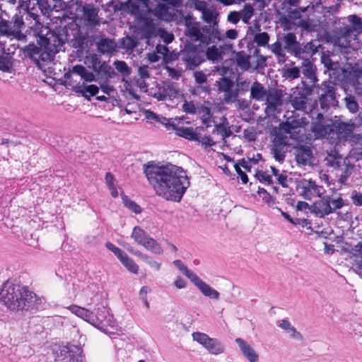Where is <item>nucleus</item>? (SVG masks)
Masks as SVG:
<instances>
[{"mask_svg":"<svg viewBox=\"0 0 362 362\" xmlns=\"http://www.w3.org/2000/svg\"><path fill=\"white\" fill-rule=\"evenodd\" d=\"M206 55L208 59L214 62L222 59V51H221L215 45L207 48Z\"/></svg>","mask_w":362,"mask_h":362,"instance_id":"nucleus-44","label":"nucleus"},{"mask_svg":"<svg viewBox=\"0 0 362 362\" xmlns=\"http://www.w3.org/2000/svg\"><path fill=\"white\" fill-rule=\"evenodd\" d=\"M182 59L186 68L190 70L194 69L204 62L200 53L195 49L185 50L182 54Z\"/></svg>","mask_w":362,"mask_h":362,"instance_id":"nucleus-14","label":"nucleus"},{"mask_svg":"<svg viewBox=\"0 0 362 362\" xmlns=\"http://www.w3.org/2000/svg\"><path fill=\"white\" fill-rule=\"evenodd\" d=\"M351 199L352 200L353 204L355 206H362V193L354 190L351 193Z\"/></svg>","mask_w":362,"mask_h":362,"instance_id":"nucleus-63","label":"nucleus"},{"mask_svg":"<svg viewBox=\"0 0 362 362\" xmlns=\"http://www.w3.org/2000/svg\"><path fill=\"white\" fill-rule=\"evenodd\" d=\"M105 246L109 250L112 252L119 260H121L122 257L126 255V253L120 248L110 242L107 243Z\"/></svg>","mask_w":362,"mask_h":362,"instance_id":"nucleus-58","label":"nucleus"},{"mask_svg":"<svg viewBox=\"0 0 362 362\" xmlns=\"http://www.w3.org/2000/svg\"><path fill=\"white\" fill-rule=\"evenodd\" d=\"M177 91L173 84H165L163 90L159 89L158 93H155V97L158 100H164L167 98L175 97L177 95Z\"/></svg>","mask_w":362,"mask_h":362,"instance_id":"nucleus-34","label":"nucleus"},{"mask_svg":"<svg viewBox=\"0 0 362 362\" xmlns=\"http://www.w3.org/2000/svg\"><path fill=\"white\" fill-rule=\"evenodd\" d=\"M205 31H209L207 27H203L200 29L197 25H192L188 28V36L194 41L199 42L204 45H209L211 39L209 36L204 33Z\"/></svg>","mask_w":362,"mask_h":362,"instance_id":"nucleus-19","label":"nucleus"},{"mask_svg":"<svg viewBox=\"0 0 362 362\" xmlns=\"http://www.w3.org/2000/svg\"><path fill=\"white\" fill-rule=\"evenodd\" d=\"M266 100L265 112L267 115H273L279 106L282 104L281 95L274 90H269L264 98Z\"/></svg>","mask_w":362,"mask_h":362,"instance_id":"nucleus-15","label":"nucleus"},{"mask_svg":"<svg viewBox=\"0 0 362 362\" xmlns=\"http://www.w3.org/2000/svg\"><path fill=\"white\" fill-rule=\"evenodd\" d=\"M151 291V289L149 287L145 286L141 287L139 291V298L145 305V307L148 309L150 305L148 303V301L147 300V293Z\"/></svg>","mask_w":362,"mask_h":362,"instance_id":"nucleus-60","label":"nucleus"},{"mask_svg":"<svg viewBox=\"0 0 362 362\" xmlns=\"http://www.w3.org/2000/svg\"><path fill=\"white\" fill-rule=\"evenodd\" d=\"M72 35L73 38L70 40L71 46L78 50H83L87 41V34L83 33L80 28H76Z\"/></svg>","mask_w":362,"mask_h":362,"instance_id":"nucleus-29","label":"nucleus"},{"mask_svg":"<svg viewBox=\"0 0 362 362\" xmlns=\"http://www.w3.org/2000/svg\"><path fill=\"white\" fill-rule=\"evenodd\" d=\"M176 135L189 141H199V134L192 127H180L173 122L168 124Z\"/></svg>","mask_w":362,"mask_h":362,"instance_id":"nucleus-17","label":"nucleus"},{"mask_svg":"<svg viewBox=\"0 0 362 362\" xmlns=\"http://www.w3.org/2000/svg\"><path fill=\"white\" fill-rule=\"evenodd\" d=\"M68 36L69 35L63 30L51 31L48 27L42 26L37 35L38 45L29 44L22 48V51L35 62L40 69L44 70L45 65L51 62L54 54L63 49Z\"/></svg>","mask_w":362,"mask_h":362,"instance_id":"nucleus-2","label":"nucleus"},{"mask_svg":"<svg viewBox=\"0 0 362 362\" xmlns=\"http://www.w3.org/2000/svg\"><path fill=\"white\" fill-rule=\"evenodd\" d=\"M308 124V121L305 117H296L293 115L288 116L286 121L281 124L282 129L287 134H290L291 138L303 141L304 139V134L301 133V129H297L305 127Z\"/></svg>","mask_w":362,"mask_h":362,"instance_id":"nucleus-9","label":"nucleus"},{"mask_svg":"<svg viewBox=\"0 0 362 362\" xmlns=\"http://www.w3.org/2000/svg\"><path fill=\"white\" fill-rule=\"evenodd\" d=\"M348 20L357 35L362 33V20L361 18L356 15H351L348 17Z\"/></svg>","mask_w":362,"mask_h":362,"instance_id":"nucleus-46","label":"nucleus"},{"mask_svg":"<svg viewBox=\"0 0 362 362\" xmlns=\"http://www.w3.org/2000/svg\"><path fill=\"white\" fill-rule=\"evenodd\" d=\"M218 13L209 8H206L203 13H202V18L203 20L207 23H213L214 25H217L216 18H217Z\"/></svg>","mask_w":362,"mask_h":362,"instance_id":"nucleus-50","label":"nucleus"},{"mask_svg":"<svg viewBox=\"0 0 362 362\" xmlns=\"http://www.w3.org/2000/svg\"><path fill=\"white\" fill-rule=\"evenodd\" d=\"M317 93L322 110H327L332 106L338 103L336 97V85L332 81H325L318 86Z\"/></svg>","mask_w":362,"mask_h":362,"instance_id":"nucleus-7","label":"nucleus"},{"mask_svg":"<svg viewBox=\"0 0 362 362\" xmlns=\"http://www.w3.org/2000/svg\"><path fill=\"white\" fill-rule=\"evenodd\" d=\"M239 88H231L228 92H223V101L226 104L235 103L239 95Z\"/></svg>","mask_w":362,"mask_h":362,"instance_id":"nucleus-40","label":"nucleus"},{"mask_svg":"<svg viewBox=\"0 0 362 362\" xmlns=\"http://www.w3.org/2000/svg\"><path fill=\"white\" fill-rule=\"evenodd\" d=\"M192 338L194 341L202 344L211 354H220L224 351L223 346L218 340L209 337L205 333L194 332Z\"/></svg>","mask_w":362,"mask_h":362,"instance_id":"nucleus-11","label":"nucleus"},{"mask_svg":"<svg viewBox=\"0 0 362 362\" xmlns=\"http://www.w3.org/2000/svg\"><path fill=\"white\" fill-rule=\"evenodd\" d=\"M143 170L156 194L166 200L180 202L189 187L186 172L176 165L148 162L143 165Z\"/></svg>","mask_w":362,"mask_h":362,"instance_id":"nucleus-1","label":"nucleus"},{"mask_svg":"<svg viewBox=\"0 0 362 362\" xmlns=\"http://www.w3.org/2000/svg\"><path fill=\"white\" fill-rule=\"evenodd\" d=\"M150 13H152L157 18H163L167 15L168 8L165 4H158L153 9H151Z\"/></svg>","mask_w":362,"mask_h":362,"instance_id":"nucleus-53","label":"nucleus"},{"mask_svg":"<svg viewBox=\"0 0 362 362\" xmlns=\"http://www.w3.org/2000/svg\"><path fill=\"white\" fill-rule=\"evenodd\" d=\"M37 4L43 14H47L54 9L48 0H37Z\"/></svg>","mask_w":362,"mask_h":362,"instance_id":"nucleus-59","label":"nucleus"},{"mask_svg":"<svg viewBox=\"0 0 362 362\" xmlns=\"http://www.w3.org/2000/svg\"><path fill=\"white\" fill-rule=\"evenodd\" d=\"M83 18L87 25L90 27H95L100 25L98 10L92 6L83 7Z\"/></svg>","mask_w":362,"mask_h":362,"instance_id":"nucleus-22","label":"nucleus"},{"mask_svg":"<svg viewBox=\"0 0 362 362\" xmlns=\"http://www.w3.org/2000/svg\"><path fill=\"white\" fill-rule=\"evenodd\" d=\"M0 300L11 310H31L38 309L42 300L26 286L6 281L0 291Z\"/></svg>","mask_w":362,"mask_h":362,"instance_id":"nucleus-3","label":"nucleus"},{"mask_svg":"<svg viewBox=\"0 0 362 362\" xmlns=\"http://www.w3.org/2000/svg\"><path fill=\"white\" fill-rule=\"evenodd\" d=\"M353 257H360L362 259V242H358L355 245L350 252Z\"/></svg>","mask_w":362,"mask_h":362,"instance_id":"nucleus-64","label":"nucleus"},{"mask_svg":"<svg viewBox=\"0 0 362 362\" xmlns=\"http://www.w3.org/2000/svg\"><path fill=\"white\" fill-rule=\"evenodd\" d=\"M354 168V165H346L345 167L341 170V174L339 177L338 182L341 185H346L347 184L348 179L352 174Z\"/></svg>","mask_w":362,"mask_h":362,"instance_id":"nucleus-41","label":"nucleus"},{"mask_svg":"<svg viewBox=\"0 0 362 362\" xmlns=\"http://www.w3.org/2000/svg\"><path fill=\"white\" fill-rule=\"evenodd\" d=\"M320 198L311 205V213L320 218L329 216L346 205L341 194L333 197L328 195L321 196Z\"/></svg>","mask_w":362,"mask_h":362,"instance_id":"nucleus-4","label":"nucleus"},{"mask_svg":"<svg viewBox=\"0 0 362 362\" xmlns=\"http://www.w3.org/2000/svg\"><path fill=\"white\" fill-rule=\"evenodd\" d=\"M288 141V137L282 134H276L273 140L271 152L275 160L280 163L284 161L286 153L290 146Z\"/></svg>","mask_w":362,"mask_h":362,"instance_id":"nucleus-12","label":"nucleus"},{"mask_svg":"<svg viewBox=\"0 0 362 362\" xmlns=\"http://www.w3.org/2000/svg\"><path fill=\"white\" fill-rule=\"evenodd\" d=\"M236 63L238 66L244 70L250 68V57L243 52H238L236 55Z\"/></svg>","mask_w":362,"mask_h":362,"instance_id":"nucleus-47","label":"nucleus"},{"mask_svg":"<svg viewBox=\"0 0 362 362\" xmlns=\"http://www.w3.org/2000/svg\"><path fill=\"white\" fill-rule=\"evenodd\" d=\"M69 72L70 74L79 76L81 79L87 82L95 81L97 80L95 75L93 72L89 71L85 66L81 64L74 66Z\"/></svg>","mask_w":362,"mask_h":362,"instance_id":"nucleus-26","label":"nucleus"},{"mask_svg":"<svg viewBox=\"0 0 362 362\" xmlns=\"http://www.w3.org/2000/svg\"><path fill=\"white\" fill-rule=\"evenodd\" d=\"M300 69L304 77L308 80V84H305V82H304V85L310 87L314 86L317 79L313 69V64L308 58L303 59Z\"/></svg>","mask_w":362,"mask_h":362,"instance_id":"nucleus-20","label":"nucleus"},{"mask_svg":"<svg viewBox=\"0 0 362 362\" xmlns=\"http://www.w3.org/2000/svg\"><path fill=\"white\" fill-rule=\"evenodd\" d=\"M76 93L81 94L84 98L90 100V96H95L99 92V87L96 85L90 84L86 85L83 83L82 85L78 84L74 88Z\"/></svg>","mask_w":362,"mask_h":362,"instance_id":"nucleus-28","label":"nucleus"},{"mask_svg":"<svg viewBox=\"0 0 362 362\" xmlns=\"http://www.w3.org/2000/svg\"><path fill=\"white\" fill-rule=\"evenodd\" d=\"M81 348L74 344H68L60 349L57 362H82Z\"/></svg>","mask_w":362,"mask_h":362,"instance_id":"nucleus-13","label":"nucleus"},{"mask_svg":"<svg viewBox=\"0 0 362 362\" xmlns=\"http://www.w3.org/2000/svg\"><path fill=\"white\" fill-rule=\"evenodd\" d=\"M235 342L242 354L249 362H259V355L250 344L241 338L235 339Z\"/></svg>","mask_w":362,"mask_h":362,"instance_id":"nucleus-18","label":"nucleus"},{"mask_svg":"<svg viewBox=\"0 0 362 362\" xmlns=\"http://www.w3.org/2000/svg\"><path fill=\"white\" fill-rule=\"evenodd\" d=\"M199 105V103L195 104L193 101H186L182 105V110L186 113L194 115L197 114Z\"/></svg>","mask_w":362,"mask_h":362,"instance_id":"nucleus-56","label":"nucleus"},{"mask_svg":"<svg viewBox=\"0 0 362 362\" xmlns=\"http://www.w3.org/2000/svg\"><path fill=\"white\" fill-rule=\"evenodd\" d=\"M103 73L106 78V80L112 78L115 76L116 74L111 66L107 64L105 62L102 63L101 66H98V72Z\"/></svg>","mask_w":362,"mask_h":362,"instance_id":"nucleus-52","label":"nucleus"},{"mask_svg":"<svg viewBox=\"0 0 362 362\" xmlns=\"http://www.w3.org/2000/svg\"><path fill=\"white\" fill-rule=\"evenodd\" d=\"M333 125L324 124L322 123L313 122L311 131L314 133L316 139H320L329 135L333 132Z\"/></svg>","mask_w":362,"mask_h":362,"instance_id":"nucleus-30","label":"nucleus"},{"mask_svg":"<svg viewBox=\"0 0 362 362\" xmlns=\"http://www.w3.org/2000/svg\"><path fill=\"white\" fill-rule=\"evenodd\" d=\"M357 34L353 30L352 26L350 23L343 28L339 31V40H344L345 45L342 44V46L347 47L350 45L351 42L355 40Z\"/></svg>","mask_w":362,"mask_h":362,"instance_id":"nucleus-25","label":"nucleus"},{"mask_svg":"<svg viewBox=\"0 0 362 362\" xmlns=\"http://www.w3.org/2000/svg\"><path fill=\"white\" fill-rule=\"evenodd\" d=\"M308 6L298 7L288 12V17L292 20H298L301 18V14L308 11Z\"/></svg>","mask_w":362,"mask_h":362,"instance_id":"nucleus-57","label":"nucleus"},{"mask_svg":"<svg viewBox=\"0 0 362 362\" xmlns=\"http://www.w3.org/2000/svg\"><path fill=\"white\" fill-rule=\"evenodd\" d=\"M214 131L220 134L223 139L229 137L232 134V132L228 127V122L226 118H223V122L220 124H215Z\"/></svg>","mask_w":362,"mask_h":362,"instance_id":"nucleus-37","label":"nucleus"},{"mask_svg":"<svg viewBox=\"0 0 362 362\" xmlns=\"http://www.w3.org/2000/svg\"><path fill=\"white\" fill-rule=\"evenodd\" d=\"M192 282L205 297L214 300H219V292L202 280L198 276H197Z\"/></svg>","mask_w":362,"mask_h":362,"instance_id":"nucleus-16","label":"nucleus"},{"mask_svg":"<svg viewBox=\"0 0 362 362\" xmlns=\"http://www.w3.org/2000/svg\"><path fill=\"white\" fill-rule=\"evenodd\" d=\"M284 49L295 57L300 54V42L297 41L296 36L293 33H288L283 37Z\"/></svg>","mask_w":362,"mask_h":362,"instance_id":"nucleus-21","label":"nucleus"},{"mask_svg":"<svg viewBox=\"0 0 362 362\" xmlns=\"http://www.w3.org/2000/svg\"><path fill=\"white\" fill-rule=\"evenodd\" d=\"M277 325L279 327L284 329L289 335L290 337L298 340L303 339V335L298 332L293 326L291 325L288 320H280L277 322Z\"/></svg>","mask_w":362,"mask_h":362,"instance_id":"nucleus-33","label":"nucleus"},{"mask_svg":"<svg viewBox=\"0 0 362 362\" xmlns=\"http://www.w3.org/2000/svg\"><path fill=\"white\" fill-rule=\"evenodd\" d=\"M93 317L97 319V322H92L97 329L107 334H113L118 331L117 324L108 309L102 306L97 308L96 313H93Z\"/></svg>","mask_w":362,"mask_h":362,"instance_id":"nucleus-5","label":"nucleus"},{"mask_svg":"<svg viewBox=\"0 0 362 362\" xmlns=\"http://www.w3.org/2000/svg\"><path fill=\"white\" fill-rule=\"evenodd\" d=\"M122 199L124 205L131 211L135 214H140L141 208L135 202L131 200L127 195L122 194Z\"/></svg>","mask_w":362,"mask_h":362,"instance_id":"nucleus-45","label":"nucleus"},{"mask_svg":"<svg viewBox=\"0 0 362 362\" xmlns=\"http://www.w3.org/2000/svg\"><path fill=\"white\" fill-rule=\"evenodd\" d=\"M97 48L99 52L103 54H112L116 51L115 42L107 37H101L96 42Z\"/></svg>","mask_w":362,"mask_h":362,"instance_id":"nucleus-27","label":"nucleus"},{"mask_svg":"<svg viewBox=\"0 0 362 362\" xmlns=\"http://www.w3.org/2000/svg\"><path fill=\"white\" fill-rule=\"evenodd\" d=\"M255 7L251 4H245L243 8L239 11L241 16V21L245 23L249 24L250 19L255 14Z\"/></svg>","mask_w":362,"mask_h":362,"instance_id":"nucleus-35","label":"nucleus"},{"mask_svg":"<svg viewBox=\"0 0 362 362\" xmlns=\"http://www.w3.org/2000/svg\"><path fill=\"white\" fill-rule=\"evenodd\" d=\"M145 116L148 119H153V120H156V121L161 122L162 124L165 125L167 127H168V126H169V124H170V122L168 119H166L165 117H160L158 115H156V113H154L153 112H152L151 110L146 111Z\"/></svg>","mask_w":362,"mask_h":362,"instance_id":"nucleus-55","label":"nucleus"},{"mask_svg":"<svg viewBox=\"0 0 362 362\" xmlns=\"http://www.w3.org/2000/svg\"><path fill=\"white\" fill-rule=\"evenodd\" d=\"M309 94L305 90H296L291 95L289 102L296 110L302 111L313 117L317 102L310 98Z\"/></svg>","mask_w":362,"mask_h":362,"instance_id":"nucleus-6","label":"nucleus"},{"mask_svg":"<svg viewBox=\"0 0 362 362\" xmlns=\"http://www.w3.org/2000/svg\"><path fill=\"white\" fill-rule=\"evenodd\" d=\"M122 264L132 273L137 274L139 266L127 254L120 260Z\"/></svg>","mask_w":362,"mask_h":362,"instance_id":"nucleus-43","label":"nucleus"},{"mask_svg":"<svg viewBox=\"0 0 362 362\" xmlns=\"http://www.w3.org/2000/svg\"><path fill=\"white\" fill-rule=\"evenodd\" d=\"M268 90L258 81H255L250 87V97L257 101L264 100Z\"/></svg>","mask_w":362,"mask_h":362,"instance_id":"nucleus-31","label":"nucleus"},{"mask_svg":"<svg viewBox=\"0 0 362 362\" xmlns=\"http://www.w3.org/2000/svg\"><path fill=\"white\" fill-rule=\"evenodd\" d=\"M317 52V47L313 42H308L305 45L300 44V54L296 56L298 58L305 59L309 57H311Z\"/></svg>","mask_w":362,"mask_h":362,"instance_id":"nucleus-36","label":"nucleus"},{"mask_svg":"<svg viewBox=\"0 0 362 362\" xmlns=\"http://www.w3.org/2000/svg\"><path fill=\"white\" fill-rule=\"evenodd\" d=\"M300 69L296 66H294V67L287 69L285 71L284 76L287 78L295 79L300 76Z\"/></svg>","mask_w":362,"mask_h":362,"instance_id":"nucleus-61","label":"nucleus"},{"mask_svg":"<svg viewBox=\"0 0 362 362\" xmlns=\"http://www.w3.org/2000/svg\"><path fill=\"white\" fill-rule=\"evenodd\" d=\"M132 238L136 243L155 255H161L163 252L160 244L139 226L133 228Z\"/></svg>","mask_w":362,"mask_h":362,"instance_id":"nucleus-8","label":"nucleus"},{"mask_svg":"<svg viewBox=\"0 0 362 362\" xmlns=\"http://www.w3.org/2000/svg\"><path fill=\"white\" fill-rule=\"evenodd\" d=\"M113 64L117 71L119 72L123 76H128L130 75L131 69L125 62L116 60Z\"/></svg>","mask_w":362,"mask_h":362,"instance_id":"nucleus-51","label":"nucleus"},{"mask_svg":"<svg viewBox=\"0 0 362 362\" xmlns=\"http://www.w3.org/2000/svg\"><path fill=\"white\" fill-rule=\"evenodd\" d=\"M269 49L275 55L279 64H282L286 61V49L284 47H282L281 42L277 40L276 42L269 45Z\"/></svg>","mask_w":362,"mask_h":362,"instance_id":"nucleus-32","label":"nucleus"},{"mask_svg":"<svg viewBox=\"0 0 362 362\" xmlns=\"http://www.w3.org/2000/svg\"><path fill=\"white\" fill-rule=\"evenodd\" d=\"M197 114L201 116L202 121L204 124H208L211 122V112L209 107L199 104L198 105Z\"/></svg>","mask_w":362,"mask_h":362,"instance_id":"nucleus-38","label":"nucleus"},{"mask_svg":"<svg viewBox=\"0 0 362 362\" xmlns=\"http://www.w3.org/2000/svg\"><path fill=\"white\" fill-rule=\"evenodd\" d=\"M68 309L78 317L82 318L83 320L92 325V322H98L95 317H93V312L85 308L80 307L76 305H70Z\"/></svg>","mask_w":362,"mask_h":362,"instance_id":"nucleus-23","label":"nucleus"},{"mask_svg":"<svg viewBox=\"0 0 362 362\" xmlns=\"http://www.w3.org/2000/svg\"><path fill=\"white\" fill-rule=\"evenodd\" d=\"M269 40V35L266 32H262L259 33H257L254 36V41L259 45V46H265L268 44Z\"/></svg>","mask_w":362,"mask_h":362,"instance_id":"nucleus-54","label":"nucleus"},{"mask_svg":"<svg viewBox=\"0 0 362 362\" xmlns=\"http://www.w3.org/2000/svg\"><path fill=\"white\" fill-rule=\"evenodd\" d=\"M313 157L312 150L308 146H300L296 148L295 158L298 164L305 165Z\"/></svg>","mask_w":362,"mask_h":362,"instance_id":"nucleus-24","label":"nucleus"},{"mask_svg":"<svg viewBox=\"0 0 362 362\" xmlns=\"http://www.w3.org/2000/svg\"><path fill=\"white\" fill-rule=\"evenodd\" d=\"M11 23L8 21L1 19L0 21V36H14L16 37L15 33L12 32Z\"/></svg>","mask_w":362,"mask_h":362,"instance_id":"nucleus-48","label":"nucleus"},{"mask_svg":"<svg viewBox=\"0 0 362 362\" xmlns=\"http://www.w3.org/2000/svg\"><path fill=\"white\" fill-rule=\"evenodd\" d=\"M9 23L12 25V32L15 33L16 37L19 35L21 28L24 26L23 18L18 15H15L9 21Z\"/></svg>","mask_w":362,"mask_h":362,"instance_id":"nucleus-39","label":"nucleus"},{"mask_svg":"<svg viewBox=\"0 0 362 362\" xmlns=\"http://www.w3.org/2000/svg\"><path fill=\"white\" fill-rule=\"evenodd\" d=\"M189 5L194 6L195 9L202 12V13L207 8L206 3L200 0H189Z\"/></svg>","mask_w":362,"mask_h":362,"instance_id":"nucleus-62","label":"nucleus"},{"mask_svg":"<svg viewBox=\"0 0 362 362\" xmlns=\"http://www.w3.org/2000/svg\"><path fill=\"white\" fill-rule=\"evenodd\" d=\"M299 194L303 199L311 200L313 197H321L325 189L323 186L319 185L312 180H303L298 186Z\"/></svg>","mask_w":362,"mask_h":362,"instance_id":"nucleus-10","label":"nucleus"},{"mask_svg":"<svg viewBox=\"0 0 362 362\" xmlns=\"http://www.w3.org/2000/svg\"><path fill=\"white\" fill-rule=\"evenodd\" d=\"M218 90L221 93L228 92L229 89L234 87V83L232 80L227 78H221L216 81Z\"/></svg>","mask_w":362,"mask_h":362,"instance_id":"nucleus-49","label":"nucleus"},{"mask_svg":"<svg viewBox=\"0 0 362 362\" xmlns=\"http://www.w3.org/2000/svg\"><path fill=\"white\" fill-rule=\"evenodd\" d=\"M173 264L178 268L181 272H182L191 281L197 276L193 272L189 270L180 259H176L173 261Z\"/></svg>","mask_w":362,"mask_h":362,"instance_id":"nucleus-42","label":"nucleus"}]
</instances>
